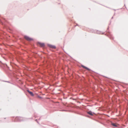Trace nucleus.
I'll list each match as a JSON object with an SVG mask.
<instances>
[{
  "instance_id": "nucleus-2",
  "label": "nucleus",
  "mask_w": 128,
  "mask_h": 128,
  "mask_svg": "<svg viewBox=\"0 0 128 128\" xmlns=\"http://www.w3.org/2000/svg\"><path fill=\"white\" fill-rule=\"evenodd\" d=\"M38 44L40 46L42 47H44V43L39 42L38 43Z\"/></svg>"
},
{
  "instance_id": "nucleus-3",
  "label": "nucleus",
  "mask_w": 128,
  "mask_h": 128,
  "mask_svg": "<svg viewBox=\"0 0 128 128\" xmlns=\"http://www.w3.org/2000/svg\"><path fill=\"white\" fill-rule=\"evenodd\" d=\"M49 46L51 48H52L54 49L56 48V46H53L51 45H50Z\"/></svg>"
},
{
  "instance_id": "nucleus-4",
  "label": "nucleus",
  "mask_w": 128,
  "mask_h": 128,
  "mask_svg": "<svg viewBox=\"0 0 128 128\" xmlns=\"http://www.w3.org/2000/svg\"><path fill=\"white\" fill-rule=\"evenodd\" d=\"M112 124L113 126L115 127L118 126V124L114 123Z\"/></svg>"
},
{
  "instance_id": "nucleus-6",
  "label": "nucleus",
  "mask_w": 128,
  "mask_h": 128,
  "mask_svg": "<svg viewBox=\"0 0 128 128\" xmlns=\"http://www.w3.org/2000/svg\"><path fill=\"white\" fill-rule=\"evenodd\" d=\"M27 91L32 96H34V95L32 92H30L29 90H27Z\"/></svg>"
},
{
  "instance_id": "nucleus-7",
  "label": "nucleus",
  "mask_w": 128,
  "mask_h": 128,
  "mask_svg": "<svg viewBox=\"0 0 128 128\" xmlns=\"http://www.w3.org/2000/svg\"><path fill=\"white\" fill-rule=\"evenodd\" d=\"M88 114H89L90 115L92 116L93 115V114L91 112H90V111L89 112H88Z\"/></svg>"
},
{
  "instance_id": "nucleus-1",
  "label": "nucleus",
  "mask_w": 128,
  "mask_h": 128,
  "mask_svg": "<svg viewBox=\"0 0 128 128\" xmlns=\"http://www.w3.org/2000/svg\"><path fill=\"white\" fill-rule=\"evenodd\" d=\"M24 38L26 40L29 41L32 40V38H29V37L27 36H24Z\"/></svg>"
},
{
  "instance_id": "nucleus-8",
  "label": "nucleus",
  "mask_w": 128,
  "mask_h": 128,
  "mask_svg": "<svg viewBox=\"0 0 128 128\" xmlns=\"http://www.w3.org/2000/svg\"><path fill=\"white\" fill-rule=\"evenodd\" d=\"M40 98H41V97H40Z\"/></svg>"
},
{
  "instance_id": "nucleus-5",
  "label": "nucleus",
  "mask_w": 128,
  "mask_h": 128,
  "mask_svg": "<svg viewBox=\"0 0 128 128\" xmlns=\"http://www.w3.org/2000/svg\"><path fill=\"white\" fill-rule=\"evenodd\" d=\"M82 66L85 69H86L87 70H90V69L88 68H87L85 66Z\"/></svg>"
}]
</instances>
